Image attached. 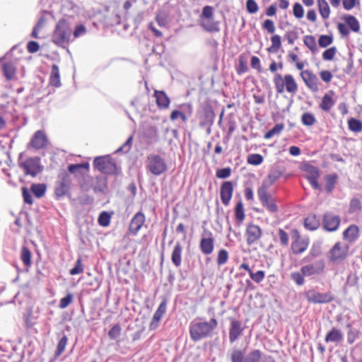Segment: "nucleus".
Segmentation results:
<instances>
[{"instance_id":"obj_1","label":"nucleus","mask_w":362,"mask_h":362,"mask_svg":"<svg viewBox=\"0 0 362 362\" xmlns=\"http://www.w3.org/2000/svg\"><path fill=\"white\" fill-rule=\"evenodd\" d=\"M217 326L218 322L215 318H211L209 321H205L202 318H197L189 324L190 338L193 341H199L210 337Z\"/></svg>"},{"instance_id":"obj_2","label":"nucleus","mask_w":362,"mask_h":362,"mask_svg":"<svg viewBox=\"0 0 362 362\" xmlns=\"http://www.w3.org/2000/svg\"><path fill=\"white\" fill-rule=\"evenodd\" d=\"M72 30L70 25L65 19H61L56 25L52 36V41L59 47H64L69 43Z\"/></svg>"},{"instance_id":"obj_3","label":"nucleus","mask_w":362,"mask_h":362,"mask_svg":"<svg viewBox=\"0 0 362 362\" xmlns=\"http://www.w3.org/2000/svg\"><path fill=\"white\" fill-rule=\"evenodd\" d=\"M274 83L278 93H283L285 90L290 93H296L298 90V85L293 76L286 74L283 78L281 75L276 74L274 78Z\"/></svg>"},{"instance_id":"obj_4","label":"nucleus","mask_w":362,"mask_h":362,"mask_svg":"<svg viewBox=\"0 0 362 362\" xmlns=\"http://www.w3.org/2000/svg\"><path fill=\"white\" fill-rule=\"evenodd\" d=\"M146 168L152 175L159 176L167 171L168 165L160 155L151 153L147 156Z\"/></svg>"},{"instance_id":"obj_5","label":"nucleus","mask_w":362,"mask_h":362,"mask_svg":"<svg viewBox=\"0 0 362 362\" xmlns=\"http://www.w3.org/2000/svg\"><path fill=\"white\" fill-rule=\"evenodd\" d=\"M93 167L103 174H118L119 171L110 155L96 157L93 160Z\"/></svg>"},{"instance_id":"obj_6","label":"nucleus","mask_w":362,"mask_h":362,"mask_svg":"<svg viewBox=\"0 0 362 362\" xmlns=\"http://www.w3.org/2000/svg\"><path fill=\"white\" fill-rule=\"evenodd\" d=\"M341 18L345 23H339L337 24V29L341 37H348L350 34V30L354 33L360 31V23L355 16L347 14L343 16Z\"/></svg>"},{"instance_id":"obj_7","label":"nucleus","mask_w":362,"mask_h":362,"mask_svg":"<svg viewBox=\"0 0 362 362\" xmlns=\"http://www.w3.org/2000/svg\"><path fill=\"white\" fill-rule=\"evenodd\" d=\"M25 174L33 177H36L43 170V166L40 163V158L38 157H30L19 163Z\"/></svg>"},{"instance_id":"obj_8","label":"nucleus","mask_w":362,"mask_h":362,"mask_svg":"<svg viewBox=\"0 0 362 362\" xmlns=\"http://www.w3.org/2000/svg\"><path fill=\"white\" fill-rule=\"evenodd\" d=\"M71 180L69 174L66 172H62L57 181L54 193L57 198H60L66 194L70 189Z\"/></svg>"},{"instance_id":"obj_9","label":"nucleus","mask_w":362,"mask_h":362,"mask_svg":"<svg viewBox=\"0 0 362 362\" xmlns=\"http://www.w3.org/2000/svg\"><path fill=\"white\" fill-rule=\"evenodd\" d=\"M257 194L262 206L269 212L274 213L277 211L278 206L273 201L271 195L267 192V186L262 185L257 190Z\"/></svg>"},{"instance_id":"obj_10","label":"nucleus","mask_w":362,"mask_h":362,"mask_svg":"<svg viewBox=\"0 0 362 362\" xmlns=\"http://www.w3.org/2000/svg\"><path fill=\"white\" fill-rule=\"evenodd\" d=\"M349 251V246L339 242L334 244L329 253V260L337 263L344 260Z\"/></svg>"},{"instance_id":"obj_11","label":"nucleus","mask_w":362,"mask_h":362,"mask_svg":"<svg viewBox=\"0 0 362 362\" xmlns=\"http://www.w3.org/2000/svg\"><path fill=\"white\" fill-rule=\"evenodd\" d=\"M325 269V261L323 259H318L313 263L301 267L300 272L305 276H313L322 274Z\"/></svg>"},{"instance_id":"obj_12","label":"nucleus","mask_w":362,"mask_h":362,"mask_svg":"<svg viewBox=\"0 0 362 362\" xmlns=\"http://www.w3.org/2000/svg\"><path fill=\"white\" fill-rule=\"evenodd\" d=\"M305 298L308 302L312 303H327L333 300L331 293H320L311 289L305 293Z\"/></svg>"},{"instance_id":"obj_13","label":"nucleus","mask_w":362,"mask_h":362,"mask_svg":"<svg viewBox=\"0 0 362 362\" xmlns=\"http://www.w3.org/2000/svg\"><path fill=\"white\" fill-rule=\"evenodd\" d=\"M341 218L338 215L332 213H326L323 216L322 223L325 230L332 232L338 229Z\"/></svg>"},{"instance_id":"obj_14","label":"nucleus","mask_w":362,"mask_h":362,"mask_svg":"<svg viewBox=\"0 0 362 362\" xmlns=\"http://www.w3.org/2000/svg\"><path fill=\"white\" fill-rule=\"evenodd\" d=\"M199 248L201 252L205 255H211L214 249V239L211 232L209 231L202 235L199 243Z\"/></svg>"},{"instance_id":"obj_15","label":"nucleus","mask_w":362,"mask_h":362,"mask_svg":"<svg viewBox=\"0 0 362 362\" xmlns=\"http://www.w3.org/2000/svg\"><path fill=\"white\" fill-rule=\"evenodd\" d=\"M167 304L168 300L164 298L153 314V318L149 325L150 330H155L158 327L160 320L166 313Z\"/></svg>"},{"instance_id":"obj_16","label":"nucleus","mask_w":362,"mask_h":362,"mask_svg":"<svg viewBox=\"0 0 362 362\" xmlns=\"http://www.w3.org/2000/svg\"><path fill=\"white\" fill-rule=\"evenodd\" d=\"M300 76L305 86L313 92L318 91V78L310 70H304L300 73Z\"/></svg>"},{"instance_id":"obj_17","label":"nucleus","mask_w":362,"mask_h":362,"mask_svg":"<svg viewBox=\"0 0 362 362\" xmlns=\"http://www.w3.org/2000/svg\"><path fill=\"white\" fill-rule=\"evenodd\" d=\"M142 132L144 137L147 139L148 144H153L158 141V130L156 126L144 123L142 126Z\"/></svg>"},{"instance_id":"obj_18","label":"nucleus","mask_w":362,"mask_h":362,"mask_svg":"<svg viewBox=\"0 0 362 362\" xmlns=\"http://www.w3.org/2000/svg\"><path fill=\"white\" fill-rule=\"evenodd\" d=\"M244 330L242 322L235 319L230 320V325L229 328V341L233 343L236 341L240 335H242Z\"/></svg>"},{"instance_id":"obj_19","label":"nucleus","mask_w":362,"mask_h":362,"mask_svg":"<svg viewBox=\"0 0 362 362\" xmlns=\"http://www.w3.org/2000/svg\"><path fill=\"white\" fill-rule=\"evenodd\" d=\"M247 243L252 245L262 237V230L259 226L255 224H249L246 229Z\"/></svg>"},{"instance_id":"obj_20","label":"nucleus","mask_w":362,"mask_h":362,"mask_svg":"<svg viewBox=\"0 0 362 362\" xmlns=\"http://www.w3.org/2000/svg\"><path fill=\"white\" fill-rule=\"evenodd\" d=\"M146 218L141 211L137 212L132 218L129 230L131 234L136 235L141 228L145 222Z\"/></svg>"},{"instance_id":"obj_21","label":"nucleus","mask_w":362,"mask_h":362,"mask_svg":"<svg viewBox=\"0 0 362 362\" xmlns=\"http://www.w3.org/2000/svg\"><path fill=\"white\" fill-rule=\"evenodd\" d=\"M233 192V185L230 181L224 182L221 187L220 195L222 203L228 206Z\"/></svg>"},{"instance_id":"obj_22","label":"nucleus","mask_w":362,"mask_h":362,"mask_svg":"<svg viewBox=\"0 0 362 362\" xmlns=\"http://www.w3.org/2000/svg\"><path fill=\"white\" fill-rule=\"evenodd\" d=\"M305 170L307 173L305 177L309 181L313 188L315 189H320V186L317 182V179L320 176V171L318 168L313 165H308L306 167Z\"/></svg>"},{"instance_id":"obj_23","label":"nucleus","mask_w":362,"mask_h":362,"mask_svg":"<svg viewBox=\"0 0 362 362\" xmlns=\"http://www.w3.org/2000/svg\"><path fill=\"white\" fill-rule=\"evenodd\" d=\"M182 110H173L170 114V119L175 120L180 117L183 122H186L192 114V107L189 104L181 105Z\"/></svg>"},{"instance_id":"obj_24","label":"nucleus","mask_w":362,"mask_h":362,"mask_svg":"<svg viewBox=\"0 0 362 362\" xmlns=\"http://www.w3.org/2000/svg\"><path fill=\"white\" fill-rule=\"evenodd\" d=\"M31 146L35 149H40L47 144V139L45 134L41 131H37L30 141Z\"/></svg>"},{"instance_id":"obj_25","label":"nucleus","mask_w":362,"mask_h":362,"mask_svg":"<svg viewBox=\"0 0 362 362\" xmlns=\"http://www.w3.org/2000/svg\"><path fill=\"white\" fill-rule=\"evenodd\" d=\"M344 334L339 329L332 327L326 334L325 341L327 343L332 342L336 344L343 341Z\"/></svg>"},{"instance_id":"obj_26","label":"nucleus","mask_w":362,"mask_h":362,"mask_svg":"<svg viewBox=\"0 0 362 362\" xmlns=\"http://www.w3.org/2000/svg\"><path fill=\"white\" fill-rule=\"evenodd\" d=\"M200 25L206 31L209 33L220 31L219 22L215 21L214 18L202 19Z\"/></svg>"},{"instance_id":"obj_27","label":"nucleus","mask_w":362,"mask_h":362,"mask_svg":"<svg viewBox=\"0 0 362 362\" xmlns=\"http://www.w3.org/2000/svg\"><path fill=\"white\" fill-rule=\"evenodd\" d=\"M156 103L159 108L165 109L168 107L170 100L166 93L163 90H156L154 93Z\"/></svg>"},{"instance_id":"obj_28","label":"nucleus","mask_w":362,"mask_h":362,"mask_svg":"<svg viewBox=\"0 0 362 362\" xmlns=\"http://www.w3.org/2000/svg\"><path fill=\"white\" fill-rule=\"evenodd\" d=\"M308 247V242L305 240H302L300 235L297 234V238L292 243L291 249L294 254H300L305 252Z\"/></svg>"},{"instance_id":"obj_29","label":"nucleus","mask_w":362,"mask_h":362,"mask_svg":"<svg viewBox=\"0 0 362 362\" xmlns=\"http://www.w3.org/2000/svg\"><path fill=\"white\" fill-rule=\"evenodd\" d=\"M283 171L278 168L272 169L265 180H264L262 185H267V189L272 186L281 175Z\"/></svg>"},{"instance_id":"obj_30","label":"nucleus","mask_w":362,"mask_h":362,"mask_svg":"<svg viewBox=\"0 0 362 362\" xmlns=\"http://www.w3.org/2000/svg\"><path fill=\"white\" fill-rule=\"evenodd\" d=\"M358 228L356 225H351L343 233V237L349 243H353L358 238Z\"/></svg>"},{"instance_id":"obj_31","label":"nucleus","mask_w":362,"mask_h":362,"mask_svg":"<svg viewBox=\"0 0 362 362\" xmlns=\"http://www.w3.org/2000/svg\"><path fill=\"white\" fill-rule=\"evenodd\" d=\"M182 247L180 242H177L171 255V260L173 264L176 267H179L182 263Z\"/></svg>"},{"instance_id":"obj_32","label":"nucleus","mask_w":362,"mask_h":362,"mask_svg":"<svg viewBox=\"0 0 362 362\" xmlns=\"http://www.w3.org/2000/svg\"><path fill=\"white\" fill-rule=\"evenodd\" d=\"M334 95L333 91H329V93H326L322 99L321 103L320 105V107L325 112H329L332 107L334 105V101L332 98V95Z\"/></svg>"},{"instance_id":"obj_33","label":"nucleus","mask_w":362,"mask_h":362,"mask_svg":"<svg viewBox=\"0 0 362 362\" xmlns=\"http://www.w3.org/2000/svg\"><path fill=\"white\" fill-rule=\"evenodd\" d=\"M49 84L57 88L60 87L62 85L60 81L59 69L57 64H53L52 66L49 76Z\"/></svg>"},{"instance_id":"obj_34","label":"nucleus","mask_w":362,"mask_h":362,"mask_svg":"<svg viewBox=\"0 0 362 362\" xmlns=\"http://www.w3.org/2000/svg\"><path fill=\"white\" fill-rule=\"evenodd\" d=\"M47 185L44 183L32 184L30 186V191L38 199L44 197Z\"/></svg>"},{"instance_id":"obj_35","label":"nucleus","mask_w":362,"mask_h":362,"mask_svg":"<svg viewBox=\"0 0 362 362\" xmlns=\"http://www.w3.org/2000/svg\"><path fill=\"white\" fill-rule=\"evenodd\" d=\"M304 226L307 229L314 230L320 226V221L316 218L315 215H310L305 218Z\"/></svg>"},{"instance_id":"obj_36","label":"nucleus","mask_w":362,"mask_h":362,"mask_svg":"<svg viewBox=\"0 0 362 362\" xmlns=\"http://www.w3.org/2000/svg\"><path fill=\"white\" fill-rule=\"evenodd\" d=\"M319 12L323 19L329 18L330 8L326 0H317Z\"/></svg>"},{"instance_id":"obj_37","label":"nucleus","mask_w":362,"mask_h":362,"mask_svg":"<svg viewBox=\"0 0 362 362\" xmlns=\"http://www.w3.org/2000/svg\"><path fill=\"white\" fill-rule=\"evenodd\" d=\"M337 178L338 176L335 173L328 175L325 177V190L327 193H331L333 191Z\"/></svg>"},{"instance_id":"obj_38","label":"nucleus","mask_w":362,"mask_h":362,"mask_svg":"<svg viewBox=\"0 0 362 362\" xmlns=\"http://www.w3.org/2000/svg\"><path fill=\"white\" fill-rule=\"evenodd\" d=\"M272 45L267 48V51L271 53H276L281 46V39L278 35H274L271 37Z\"/></svg>"},{"instance_id":"obj_39","label":"nucleus","mask_w":362,"mask_h":362,"mask_svg":"<svg viewBox=\"0 0 362 362\" xmlns=\"http://www.w3.org/2000/svg\"><path fill=\"white\" fill-rule=\"evenodd\" d=\"M305 45L313 52L316 53L318 51L315 37L313 35H305L303 38Z\"/></svg>"},{"instance_id":"obj_40","label":"nucleus","mask_w":362,"mask_h":362,"mask_svg":"<svg viewBox=\"0 0 362 362\" xmlns=\"http://www.w3.org/2000/svg\"><path fill=\"white\" fill-rule=\"evenodd\" d=\"M2 71L4 76L8 80L12 79L16 73V69L12 63H5L3 65Z\"/></svg>"},{"instance_id":"obj_41","label":"nucleus","mask_w":362,"mask_h":362,"mask_svg":"<svg viewBox=\"0 0 362 362\" xmlns=\"http://www.w3.org/2000/svg\"><path fill=\"white\" fill-rule=\"evenodd\" d=\"M301 122L303 125L311 127L314 125L317 120L313 114L310 112H304L301 116Z\"/></svg>"},{"instance_id":"obj_42","label":"nucleus","mask_w":362,"mask_h":362,"mask_svg":"<svg viewBox=\"0 0 362 362\" xmlns=\"http://www.w3.org/2000/svg\"><path fill=\"white\" fill-rule=\"evenodd\" d=\"M21 259L24 265L29 267L31 264V252L28 247L23 246L21 251Z\"/></svg>"},{"instance_id":"obj_43","label":"nucleus","mask_w":362,"mask_h":362,"mask_svg":"<svg viewBox=\"0 0 362 362\" xmlns=\"http://www.w3.org/2000/svg\"><path fill=\"white\" fill-rule=\"evenodd\" d=\"M262 353L258 349H255L250 351L247 356H245V362H259L262 358Z\"/></svg>"},{"instance_id":"obj_44","label":"nucleus","mask_w":362,"mask_h":362,"mask_svg":"<svg viewBox=\"0 0 362 362\" xmlns=\"http://www.w3.org/2000/svg\"><path fill=\"white\" fill-rule=\"evenodd\" d=\"M348 126L349 129L354 132L358 133L362 131V122L354 117L348 120Z\"/></svg>"},{"instance_id":"obj_45","label":"nucleus","mask_w":362,"mask_h":362,"mask_svg":"<svg viewBox=\"0 0 362 362\" xmlns=\"http://www.w3.org/2000/svg\"><path fill=\"white\" fill-rule=\"evenodd\" d=\"M244 352L239 349H235L230 354L231 362H245Z\"/></svg>"},{"instance_id":"obj_46","label":"nucleus","mask_w":362,"mask_h":362,"mask_svg":"<svg viewBox=\"0 0 362 362\" xmlns=\"http://www.w3.org/2000/svg\"><path fill=\"white\" fill-rule=\"evenodd\" d=\"M111 214L107 211H103L100 214L98 222L103 227H107L110 225Z\"/></svg>"},{"instance_id":"obj_47","label":"nucleus","mask_w":362,"mask_h":362,"mask_svg":"<svg viewBox=\"0 0 362 362\" xmlns=\"http://www.w3.org/2000/svg\"><path fill=\"white\" fill-rule=\"evenodd\" d=\"M284 129V124H277L264 134V138L267 139H271L274 136L279 134Z\"/></svg>"},{"instance_id":"obj_48","label":"nucleus","mask_w":362,"mask_h":362,"mask_svg":"<svg viewBox=\"0 0 362 362\" xmlns=\"http://www.w3.org/2000/svg\"><path fill=\"white\" fill-rule=\"evenodd\" d=\"M132 143H133V136H130L127 139V140L125 141V143L115 151V153H128L132 148Z\"/></svg>"},{"instance_id":"obj_49","label":"nucleus","mask_w":362,"mask_h":362,"mask_svg":"<svg viewBox=\"0 0 362 362\" xmlns=\"http://www.w3.org/2000/svg\"><path fill=\"white\" fill-rule=\"evenodd\" d=\"M67 341L68 338L66 335L64 334L58 342L57 350L55 351L56 356H59L64 351Z\"/></svg>"},{"instance_id":"obj_50","label":"nucleus","mask_w":362,"mask_h":362,"mask_svg":"<svg viewBox=\"0 0 362 362\" xmlns=\"http://www.w3.org/2000/svg\"><path fill=\"white\" fill-rule=\"evenodd\" d=\"M228 252L225 249L218 251L216 262L218 266L225 264L228 260Z\"/></svg>"},{"instance_id":"obj_51","label":"nucleus","mask_w":362,"mask_h":362,"mask_svg":"<svg viewBox=\"0 0 362 362\" xmlns=\"http://www.w3.org/2000/svg\"><path fill=\"white\" fill-rule=\"evenodd\" d=\"M247 163L253 165H259L263 162V157L258 153H252L248 156Z\"/></svg>"},{"instance_id":"obj_52","label":"nucleus","mask_w":362,"mask_h":362,"mask_svg":"<svg viewBox=\"0 0 362 362\" xmlns=\"http://www.w3.org/2000/svg\"><path fill=\"white\" fill-rule=\"evenodd\" d=\"M249 275L253 281L257 284H259L264 280L265 277V272L262 270H259L257 272H253L252 271Z\"/></svg>"},{"instance_id":"obj_53","label":"nucleus","mask_w":362,"mask_h":362,"mask_svg":"<svg viewBox=\"0 0 362 362\" xmlns=\"http://www.w3.org/2000/svg\"><path fill=\"white\" fill-rule=\"evenodd\" d=\"M333 42V37L331 35H322L318 40V44L321 47H326Z\"/></svg>"},{"instance_id":"obj_54","label":"nucleus","mask_w":362,"mask_h":362,"mask_svg":"<svg viewBox=\"0 0 362 362\" xmlns=\"http://www.w3.org/2000/svg\"><path fill=\"white\" fill-rule=\"evenodd\" d=\"M235 218L240 222H242L245 218L243 204L240 201L235 206Z\"/></svg>"},{"instance_id":"obj_55","label":"nucleus","mask_w":362,"mask_h":362,"mask_svg":"<svg viewBox=\"0 0 362 362\" xmlns=\"http://www.w3.org/2000/svg\"><path fill=\"white\" fill-rule=\"evenodd\" d=\"M304 276L301 272H295L291 274V279L298 286H301L305 283Z\"/></svg>"},{"instance_id":"obj_56","label":"nucleus","mask_w":362,"mask_h":362,"mask_svg":"<svg viewBox=\"0 0 362 362\" xmlns=\"http://www.w3.org/2000/svg\"><path fill=\"white\" fill-rule=\"evenodd\" d=\"M231 168L229 167L221 168L216 170V175L218 178L226 179L230 176Z\"/></svg>"},{"instance_id":"obj_57","label":"nucleus","mask_w":362,"mask_h":362,"mask_svg":"<svg viewBox=\"0 0 362 362\" xmlns=\"http://www.w3.org/2000/svg\"><path fill=\"white\" fill-rule=\"evenodd\" d=\"M214 9L211 6H205L202 9L200 20L214 18Z\"/></svg>"},{"instance_id":"obj_58","label":"nucleus","mask_w":362,"mask_h":362,"mask_svg":"<svg viewBox=\"0 0 362 362\" xmlns=\"http://www.w3.org/2000/svg\"><path fill=\"white\" fill-rule=\"evenodd\" d=\"M83 272V266L82 264L81 259L78 258L75 264V266L70 270V274L76 275Z\"/></svg>"},{"instance_id":"obj_59","label":"nucleus","mask_w":362,"mask_h":362,"mask_svg":"<svg viewBox=\"0 0 362 362\" xmlns=\"http://www.w3.org/2000/svg\"><path fill=\"white\" fill-rule=\"evenodd\" d=\"M337 52V48L335 47H332L329 49H327L322 54V58L325 60L330 61L332 60L335 54Z\"/></svg>"},{"instance_id":"obj_60","label":"nucleus","mask_w":362,"mask_h":362,"mask_svg":"<svg viewBox=\"0 0 362 362\" xmlns=\"http://www.w3.org/2000/svg\"><path fill=\"white\" fill-rule=\"evenodd\" d=\"M121 334V327L119 325H115L109 331L108 335L111 339H116Z\"/></svg>"},{"instance_id":"obj_61","label":"nucleus","mask_w":362,"mask_h":362,"mask_svg":"<svg viewBox=\"0 0 362 362\" xmlns=\"http://www.w3.org/2000/svg\"><path fill=\"white\" fill-rule=\"evenodd\" d=\"M293 15L297 18H301L304 16V9L300 4L295 3L293 9Z\"/></svg>"},{"instance_id":"obj_62","label":"nucleus","mask_w":362,"mask_h":362,"mask_svg":"<svg viewBox=\"0 0 362 362\" xmlns=\"http://www.w3.org/2000/svg\"><path fill=\"white\" fill-rule=\"evenodd\" d=\"M278 234L280 240L281 245L282 246H287L288 244V235L283 229L279 228L278 230Z\"/></svg>"},{"instance_id":"obj_63","label":"nucleus","mask_w":362,"mask_h":362,"mask_svg":"<svg viewBox=\"0 0 362 362\" xmlns=\"http://www.w3.org/2000/svg\"><path fill=\"white\" fill-rule=\"evenodd\" d=\"M246 7L250 13H257L259 8L258 5L255 0H247Z\"/></svg>"},{"instance_id":"obj_64","label":"nucleus","mask_w":362,"mask_h":362,"mask_svg":"<svg viewBox=\"0 0 362 362\" xmlns=\"http://www.w3.org/2000/svg\"><path fill=\"white\" fill-rule=\"evenodd\" d=\"M73 299V296L71 293L67 294L65 297L62 298L59 302V308L62 309H64L69 306V305L71 303Z\"/></svg>"}]
</instances>
